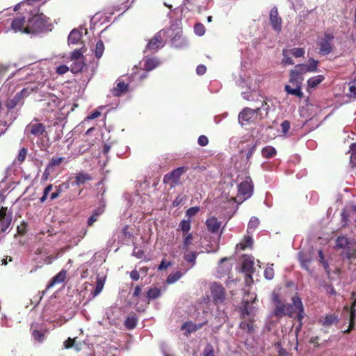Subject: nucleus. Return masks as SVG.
I'll return each mask as SVG.
<instances>
[{
	"instance_id": "nucleus-1",
	"label": "nucleus",
	"mask_w": 356,
	"mask_h": 356,
	"mask_svg": "<svg viewBox=\"0 0 356 356\" xmlns=\"http://www.w3.org/2000/svg\"><path fill=\"white\" fill-rule=\"evenodd\" d=\"M10 27L15 33L36 35L51 31L54 26L50 18L38 8H30L13 18Z\"/></svg>"
},
{
	"instance_id": "nucleus-2",
	"label": "nucleus",
	"mask_w": 356,
	"mask_h": 356,
	"mask_svg": "<svg viewBox=\"0 0 356 356\" xmlns=\"http://www.w3.org/2000/svg\"><path fill=\"white\" fill-rule=\"evenodd\" d=\"M262 107L264 108V110L266 111V115H267L270 109V106L268 105L267 102L264 100L261 102V105L260 107H257L254 109L248 107L244 108L239 113L238 122L241 125H247L250 123H256L260 122L264 118V116L261 112Z\"/></svg>"
},
{
	"instance_id": "nucleus-3",
	"label": "nucleus",
	"mask_w": 356,
	"mask_h": 356,
	"mask_svg": "<svg viewBox=\"0 0 356 356\" xmlns=\"http://www.w3.org/2000/svg\"><path fill=\"white\" fill-rule=\"evenodd\" d=\"M24 133L30 140L37 138L38 140L37 142L38 145L42 143L44 138L49 140V135L46 126L43 123L40 122L39 120L36 118H33V120L26 126Z\"/></svg>"
},
{
	"instance_id": "nucleus-4",
	"label": "nucleus",
	"mask_w": 356,
	"mask_h": 356,
	"mask_svg": "<svg viewBox=\"0 0 356 356\" xmlns=\"http://www.w3.org/2000/svg\"><path fill=\"white\" fill-rule=\"evenodd\" d=\"M248 300L243 302V307L241 308V322L239 324L240 329L245 330L248 334L252 335L254 333V316L252 309L250 307Z\"/></svg>"
},
{
	"instance_id": "nucleus-5",
	"label": "nucleus",
	"mask_w": 356,
	"mask_h": 356,
	"mask_svg": "<svg viewBox=\"0 0 356 356\" xmlns=\"http://www.w3.org/2000/svg\"><path fill=\"white\" fill-rule=\"evenodd\" d=\"M291 304H288L289 317L296 318L299 322V329H300L305 316L304 306L301 298L297 293L291 298Z\"/></svg>"
},
{
	"instance_id": "nucleus-6",
	"label": "nucleus",
	"mask_w": 356,
	"mask_h": 356,
	"mask_svg": "<svg viewBox=\"0 0 356 356\" xmlns=\"http://www.w3.org/2000/svg\"><path fill=\"white\" fill-rule=\"evenodd\" d=\"M302 81L303 77L296 76L294 74L290 72L289 81L290 84L285 86V92L287 94L296 96L300 99L304 97V94L301 90Z\"/></svg>"
},
{
	"instance_id": "nucleus-7",
	"label": "nucleus",
	"mask_w": 356,
	"mask_h": 356,
	"mask_svg": "<svg viewBox=\"0 0 356 356\" xmlns=\"http://www.w3.org/2000/svg\"><path fill=\"white\" fill-rule=\"evenodd\" d=\"M33 88H23L19 92H17L15 95L12 97L8 99L5 102V106L8 111L13 109L14 108L19 106L20 108L24 104L25 97L30 95V94L33 91Z\"/></svg>"
},
{
	"instance_id": "nucleus-8",
	"label": "nucleus",
	"mask_w": 356,
	"mask_h": 356,
	"mask_svg": "<svg viewBox=\"0 0 356 356\" xmlns=\"http://www.w3.org/2000/svg\"><path fill=\"white\" fill-rule=\"evenodd\" d=\"M272 302L275 307L273 311L274 316L278 318L284 316L289 317L288 303L283 302L280 298V294L276 291H273L272 293Z\"/></svg>"
},
{
	"instance_id": "nucleus-9",
	"label": "nucleus",
	"mask_w": 356,
	"mask_h": 356,
	"mask_svg": "<svg viewBox=\"0 0 356 356\" xmlns=\"http://www.w3.org/2000/svg\"><path fill=\"white\" fill-rule=\"evenodd\" d=\"M211 294L215 305L222 304L226 299V291L223 286L218 282H213L211 287Z\"/></svg>"
},
{
	"instance_id": "nucleus-10",
	"label": "nucleus",
	"mask_w": 356,
	"mask_h": 356,
	"mask_svg": "<svg viewBox=\"0 0 356 356\" xmlns=\"http://www.w3.org/2000/svg\"><path fill=\"white\" fill-rule=\"evenodd\" d=\"M188 170V168L186 166H181L174 169L163 177V183L169 184L171 182L172 186L179 184V180L181 175L186 172Z\"/></svg>"
},
{
	"instance_id": "nucleus-11",
	"label": "nucleus",
	"mask_w": 356,
	"mask_h": 356,
	"mask_svg": "<svg viewBox=\"0 0 356 356\" xmlns=\"http://www.w3.org/2000/svg\"><path fill=\"white\" fill-rule=\"evenodd\" d=\"M333 39L334 35L332 33H329L326 32L324 33V38H321L318 42V45L319 46L318 53L321 55H327L332 52V41Z\"/></svg>"
},
{
	"instance_id": "nucleus-12",
	"label": "nucleus",
	"mask_w": 356,
	"mask_h": 356,
	"mask_svg": "<svg viewBox=\"0 0 356 356\" xmlns=\"http://www.w3.org/2000/svg\"><path fill=\"white\" fill-rule=\"evenodd\" d=\"M253 188L254 186L252 179L250 177H246V179L238 186V195L243 196V200H247L252 195Z\"/></svg>"
},
{
	"instance_id": "nucleus-13",
	"label": "nucleus",
	"mask_w": 356,
	"mask_h": 356,
	"mask_svg": "<svg viewBox=\"0 0 356 356\" xmlns=\"http://www.w3.org/2000/svg\"><path fill=\"white\" fill-rule=\"evenodd\" d=\"M13 214L8 213V207H1L0 208V233L5 232L11 225Z\"/></svg>"
},
{
	"instance_id": "nucleus-14",
	"label": "nucleus",
	"mask_w": 356,
	"mask_h": 356,
	"mask_svg": "<svg viewBox=\"0 0 356 356\" xmlns=\"http://www.w3.org/2000/svg\"><path fill=\"white\" fill-rule=\"evenodd\" d=\"M269 20L273 29L280 33L282 31V19L279 15L278 10L276 6L273 7L270 11Z\"/></svg>"
},
{
	"instance_id": "nucleus-15",
	"label": "nucleus",
	"mask_w": 356,
	"mask_h": 356,
	"mask_svg": "<svg viewBox=\"0 0 356 356\" xmlns=\"http://www.w3.org/2000/svg\"><path fill=\"white\" fill-rule=\"evenodd\" d=\"M164 46V42L163 39L162 31L157 32L153 38H152L147 44L146 45V49L156 51L160 48Z\"/></svg>"
},
{
	"instance_id": "nucleus-16",
	"label": "nucleus",
	"mask_w": 356,
	"mask_h": 356,
	"mask_svg": "<svg viewBox=\"0 0 356 356\" xmlns=\"http://www.w3.org/2000/svg\"><path fill=\"white\" fill-rule=\"evenodd\" d=\"M106 204L104 200H101L97 208L93 210L92 215L89 217L87 221V225L89 227L98 220L99 217L104 213L105 211Z\"/></svg>"
},
{
	"instance_id": "nucleus-17",
	"label": "nucleus",
	"mask_w": 356,
	"mask_h": 356,
	"mask_svg": "<svg viewBox=\"0 0 356 356\" xmlns=\"http://www.w3.org/2000/svg\"><path fill=\"white\" fill-rule=\"evenodd\" d=\"M298 260L303 269L306 270L309 273H312L313 270L309 268V264L313 261V258L311 255H307L303 252H300L298 253Z\"/></svg>"
},
{
	"instance_id": "nucleus-18",
	"label": "nucleus",
	"mask_w": 356,
	"mask_h": 356,
	"mask_svg": "<svg viewBox=\"0 0 356 356\" xmlns=\"http://www.w3.org/2000/svg\"><path fill=\"white\" fill-rule=\"evenodd\" d=\"M64 157H52L44 170L43 176H47L49 172L54 170V167L59 166L64 161Z\"/></svg>"
},
{
	"instance_id": "nucleus-19",
	"label": "nucleus",
	"mask_w": 356,
	"mask_h": 356,
	"mask_svg": "<svg viewBox=\"0 0 356 356\" xmlns=\"http://www.w3.org/2000/svg\"><path fill=\"white\" fill-rule=\"evenodd\" d=\"M67 272L66 270H62L54 277H53L48 284L47 285V290L53 287L55 284L63 283L66 279Z\"/></svg>"
},
{
	"instance_id": "nucleus-20",
	"label": "nucleus",
	"mask_w": 356,
	"mask_h": 356,
	"mask_svg": "<svg viewBox=\"0 0 356 356\" xmlns=\"http://www.w3.org/2000/svg\"><path fill=\"white\" fill-rule=\"evenodd\" d=\"M143 61V70L147 72L153 70L161 64L159 60L156 57L145 58Z\"/></svg>"
},
{
	"instance_id": "nucleus-21",
	"label": "nucleus",
	"mask_w": 356,
	"mask_h": 356,
	"mask_svg": "<svg viewBox=\"0 0 356 356\" xmlns=\"http://www.w3.org/2000/svg\"><path fill=\"white\" fill-rule=\"evenodd\" d=\"M228 261L227 257H224L220 260L218 266V273L220 277L228 275L232 270V265L230 264H225Z\"/></svg>"
},
{
	"instance_id": "nucleus-22",
	"label": "nucleus",
	"mask_w": 356,
	"mask_h": 356,
	"mask_svg": "<svg viewBox=\"0 0 356 356\" xmlns=\"http://www.w3.org/2000/svg\"><path fill=\"white\" fill-rule=\"evenodd\" d=\"M206 225L210 232L216 233L220 227L221 222L218 221L216 217H211L206 220Z\"/></svg>"
},
{
	"instance_id": "nucleus-23",
	"label": "nucleus",
	"mask_w": 356,
	"mask_h": 356,
	"mask_svg": "<svg viewBox=\"0 0 356 356\" xmlns=\"http://www.w3.org/2000/svg\"><path fill=\"white\" fill-rule=\"evenodd\" d=\"M74 179V184L76 186H80L81 184H86L88 181H91L92 179V177L88 173L80 172L75 175Z\"/></svg>"
},
{
	"instance_id": "nucleus-24",
	"label": "nucleus",
	"mask_w": 356,
	"mask_h": 356,
	"mask_svg": "<svg viewBox=\"0 0 356 356\" xmlns=\"http://www.w3.org/2000/svg\"><path fill=\"white\" fill-rule=\"evenodd\" d=\"M350 245H353V240L348 238L345 236H339L336 238V243L334 248L336 249H344L347 248Z\"/></svg>"
},
{
	"instance_id": "nucleus-25",
	"label": "nucleus",
	"mask_w": 356,
	"mask_h": 356,
	"mask_svg": "<svg viewBox=\"0 0 356 356\" xmlns=\"http://www.w3.org/2000/svg\"><path fill=\"white\" fill-rule=\"evenodd\" d=\"M56 191L52 193L50 195L51 200H54L58 197L63 193L66 192L70 188V184L68 182H63L56 187Z\"/></svg>"
},
{
	"instance_id": "nucleus-26",
	"label": "nucleus",
	"mask_w": 356,
	"mask_h": 356,
	"mask_svg": "<svg viewBox=\"0 0 356 356\" xmlns=\"http://www.w3.org/2000/svg\"><path fill=\"white\" fill-rule=\"evenodd\" d=\"M206 323L207 321L199 324L194 323L192 321H187L182 325L181 330H186L188 333L194 332L202 328Z\"/></svg>"
},
{
	"instance_id": "nucleus-27",
	"label": "nucleus",
	"mask_w": 356,
	"mask_h": 356,
	"mask_svg": "<svg viewBox=\"0 0 356 356\" xmlns=\"http://www.w3.org/2000/svg\"><path fill=\"white\" fill-rule=\"evenodd\" d=\"M127 90L128 84L125 83L124 81L118 80L116 86L112 90V94L114 96L119 97L122 93L127 92Z\"/></svg>"
},
{
	"instance_id": "nucleus-28",
	"label": "nucleus",
	"mask_w": 356,
	"mask_h": 356,
	"mask_svg": "<svg viewBox=\"0 0 356 356\" xmlns=\"http://www.w3.org/2000/svg\"><path fill=\"white\" fill-rule=\"evenodd\" d=\"M82 37V33L80 31L76 29H73L70 35H68L69 44H77Z\"/></svg>"
},
{
	"instance_id": "nucleus-29",
	"label": "nucleus",
	"mask_w": 356,
	"mask_h": 356,
	"mask_svg": "<svg viewBox=\"0 0 356 356\" xmlns=\"http://www.w3.org/2000/svg\"><path fill=\"white\" fill-rule=\"evenodd\" d=\"M338 322V316L335 314H327L321 321L322 325L325 327H330Z\"/></svg>"
},
{
	"instance_id": "nucleus-30",
	"label": "nucleus",
	"mask_w": 356,
	"mask_h": 356,
	"mask_svg": "<svg viewBox=\"0 0 356 356\" xmlns=\"http://www.w3.org/2000/svg\"><path fill=\"white\" fill-rule=\"evenodd\" d=\"M293 74H294L296 76L303 77V75L309 72L307 65L305 64H298L296 65L293 70L291 71Z\"/></svg>"
},
{
	"instance_id": "nucleus-31",
	"label": "nucleus",
	"mask_w": 356,
	"mask_h": 356,
	"mask_svg": "<svg viewBox=\"0 0 356 356\" xmlns=\"http://www.w3.org/2000/svg\"><path fill=\"white\" fill-rule=\"evenodd\" d=\"M193 241V236L192 233L183 234V242L181 249L184 251H188L189 246L192 244Z\"/></svg>"
},
{
	"instance_id": "nucleus-32",
	"label": "nucleus",
	"mask_w": 356,
	"mask_h": 356,
	"mask_svg": "<svg viewBox=\"0 0 356 356\" xmlns=\"http://www.w3.org/2000/svg\"><path fill=\"white\" fill-rule=\"evenodd\" d=\"M161 295V291L158 288H150L147 291L146 294V298L147 299V301H149L151 300H154L158 298H159Z\"/></svg>"
},
{
	"instance_id": "nucleus-33",
	"label": "nucleus",
	"mask_w": 356,
	"mask_h": 356,
	"mask_svg": "<svg viewBox=\"0 0 356 356\" xmlns=\"http://www.w3.org/2000/svg\"><path fill=\"white\" fill-rule=\"evenodd\" d=\"M184 260L188 262V264H191L192 266H193L195 264L196 262V258L198 254V253L196 251H192L190 252H188V251H184Z\"/></svg>"
},
{
	"instance_id": "nucleus-34",
	"label": "nucleus",
	"mask_w": 356,
	"mask_h": 356,
	"mask_svg": "<svg viewBox=\"0 0 356 356\" xmlns=\"http://www.w3.org/2000/svg\"><path fill=\"white\" fill-rule=\"evenodd\" d=\"M318 261H319V263L323 265V268H324L327 275H330L331 270H330V268L328 262L325 259V256H324L323 250H319L318 251Z\"/></svg>"
},
{
	"instance_id": "nucleus-35",
	"label": "nucleus",
	"mask_w": 356,
	"mask_h": 356,
	"mask_svg": "<svg viewBox=\"0 0 356 356\" xmlns=\"http://www.w3.org/2000/svg\"><path fill=\"white\" fill-rule=\"evenodd\" d=\"M325 77L323 75H318L316 76L311 77L308 79L307 83L309 88H315L318 84H320Z\"/></svg>"
},
{
	"instance_id": "nucleus-36",
	"label": "nucleus",
	"mask_w": 356,
	"mask_h": 356,
	"mask_svg": "<svg viewBox=\"0 0 356 356\" xmlns=\"http://www.w3.org/2000/svg\"><path fill=\"white\" fill-rule=\"evenodd\" d=\"M254 266V261L250 258H245L242 264L243 271L250 274L252 273Z\"/></svg>"
},
{
	"instance_id": "nucleus-37",
	"label": "nucleus",
	"mask_w": 356,
	"mask_h": 356,
	"mask_svg": "<svg viewBox=\"0 0 356 356\" xmlns=\"http://www.w3.org/2000/svg\"><path fill=\"white\" fill-rule=\"evenodd\" d=\"M348 152L350 154V165L352 168H356V143L350 145Z\"/></svg>"
},
{
	"instance_id": "nucleus-38",
	"label": "nucleus",
	"mask_w": 356,
	"mask_h": 356,
	"mask_svg": "<svg viewBox=\"0 0 356 356\" xmlns=\"http://www.w3.org/2000/svg\"><path fill=\"white\" fill-rule=\"evenodd\" d=\"M191 219L182 220L179 225L178 230L180 229L183 232V234H189L188 232L191 228Z\"/></svg>"
},
{
	"instance_id": "nucleus-39",
	"label": "nucleus",
	"mask_w": 356,
	"mask_h": 356,
	"mask_svg": "<svg viewBox=\"0 0 356 356\" xmlns=\"http://www.w3.org/2000/svg\"><path fill=\"white\" fill-rule=\"evenodd\" d=\"M85 66V63L83 60L73 61L71 65L70 70L73 74L81 72Z\"/></svg>"
},
{
	"instance_id": "nucleus-40",
	"label": "nucleus",
	"mask_w": 356,
	"mask_h": 356,
	"mask_svg": "<svg viewBox=\"0 0 356 356\" xmlns=\"http://www.w3.org/2000/svg\"><path fill=\"white\" fill-rule=\"evenodd\" d=\"M253 243L252 238L247 236L244 238L243 241L237 245V248L244 250L247 248H251Z\"/></svg>"
},
{
	"instance_id": "nucleus-41",
	"label": "nucleus",
	"mask_w": 356,
	"mask_h": 356,
	"mask_svg": "<svg viewBox=\"0 0 356 356\" xmlns=\"http://www.w3.org/2000/svg\"><path fill=\"white\" fill-rule=\"evenodd\" d=\"M276 149L272 146H266L262 149L261 154L264 158L270 159L276 154Z\"/></svg>"
},
{
	"instance_id": "nucleus-42",
	"label": "nucleus",
	"mask_w": 356,
	"mask_h": 356,
	"mask_svg": "<svg viewBox=\"0 0 356 356\" xmlns=\"http://www.w3.org/2000/svg\"><path fill=\"white\" fill-rule=\"evenodd\" d=\"M138 319L136 316H129L124 321L125 327L129 330H132L136 327Z\"/></svg>"
},
{
	"instance_id": "nucleus-43",
	"label": "nucleus",
	"mask_w": 356,
	"mask_h": 356,
	"mask_svg": "<svg viewBox=\"0 0 356 356\" xmlns=\"http://www.w3.org/2000/svg\"><path fill=\"white\" fill-rule=\"evenodd\" d=\"M104 51V44L103 42L101 40H99V41H97L96 46H95V56L97 58H100L102 57V56L103 55Z\"/></svg>"
},
{
	"instance_id": "nucleus-44",
	"label": "nucleus",
	"mask_w": 356,
	"mask_h": 356,
	"mask_svg": "<svg viewBox=\"0 0 356 356\" xmlns=\"http://www.w3.org/2000/svg\"><path fill=\"white\" fill-rule=\"evenodd\" d=\"M104 286V280L100 277H98L96 281L95 289L92 292L93 296H97V295H99L103 290Z\"/></svg>"
},
{
	"instance_id": "nucleus-45",
	"label": "nucleus",
	"mask_w": 356,
	"mask_h": 356,
	"mask_svg": "<svg viewBox=\"0 0 356 356\" xmlns=\"http://www.w3.org/2000/svg\"><path fill=\"white\" fill-rule=\"evenodd\" d=\"M290 54H290L289 51H288L286 49H283L282 50V56H283L284 58H283V59L282 60V63L284 65H292L294 64L293 60L289 56Z\"/></svg>"
},
{
	"instance_id": "nucleus-46",
	"label": "nucleus",
	"mask_w": 356,
	"mask_h": 356,
	"mask_svg": "<svg viewBox=\"0 0 356 356\" xmlns=\"http://www.w3.org/2000/svg\"><path fill=\"white\" fill-rule=\"evenodd\" d=\"M345 257L348 259H356V247H353V245H350L346 248V252Z\"/></svg>"
},
{
	"instance_id": "nucleus-47",
	"label": "nucleus",
	"mask_w": 356,
	"mask_h": 356,
	"mask_svg": "<svg viewBox=\"0 0 356 356\" xmlns=\"http://www.w3.org/2000/svg\"><path fill=\"white\" fill-rule=\"evenodd\" d=\"M289 52L295 58H300L305 55V51L304 48L296 47L290 49Z\"/></svg>"
},
{
	"instance_id": "nucleus-48",
	"label": "nucleus",
	"mask_w": 356,
	"mask_h": 356,
	"mask_svg": "<svg viewBox=\"0 0 356 356\" xmlns=\"http://www.w3.org/2000/svg\"><path fill=\"white\" fill-rule=\"evenodd\" d=\"M75 341H76V338L72 339V338L69 337L67 340H65L64 341V347L66 349H69L72 347H74L77 351L80 350V348L78 347V346L75 345Z\"/></svg>"
},
{
	"instance_id": "nucleus-49",
	"label": "nucleus",
	"mask_w": 356,
	"mask_h": 356,
	"mask_svg": "<svg viewBox=\"0 0 356 356\" xmlns=\"http://www.w3.org/2000/svg\"><path fill=\"white\" fill-rule=\"evenodd\" d=\"M182 276V273L180 271H177L175 273L170 274L167 278V282L172 284L179 280Z\"/></svg>"
},
{
	"instance_id": "nucleus-50",
	"label": "nucleus",
	"mask_w": 356,
	"mask_h": 356,
	"mask_svg": "<svg viewBox=\"0 0 356 356\" xmlns=\"http://www.w3.org/2000/svg\"><path fill=\"white\" fill-rule=\"evenodd\" d=\"M27 227L28 223L23 220L21 222L20 225L17 227V234L19 235H24L27 233Z\"/></svg>"
},
{
	"instance_id": "nucleus-51",
	"label": "nucleus",
	"mask_w": 356,
	"mask_h": 356,
	"mask_svg": "<svg viewBox=\"0 0 356 356\" xmlns=\"http://www.w3.org/2000/svg\"><path fill=\"white\" fill-rule=\"evenodd\" d=\"M309 64L307 65V67L309 72H314L318 70L317 66L318 64V61L316 60L313 58H310L309 60Z\"/></svg>"
},
{
	"instance_id": "nucleus-52",
	"label": "nucleus",
	"mask_w": 356,
	"mask_h": 356,
	"mask_svg": "<svg viewBox=\"0 0 356 356\" xmlns=\"http://www.w3.org/2000/svg\"><path fill=\"white\" fill-rule=\"evenodd\" d=\"M32 336L34 339L38 342H42L44 339V334L41 331L38 330H34L32 332Z\"/></svg>"
},
{
	"instance_id": "nucleus-53",
	"label": "nucleus",
	"mask_w": 356,
	"mask_h": 356,
	"mask_svg": "<svg viewBox=\"0 0 356 356\" xmlns=\"http://www.w3.org/2000/svg\"><path fill=\"white\" fill-rule=\"evenodd\" d=\"M194 31L197 35L202 36L205 33L204 26L201 23H197L194 26Z\"/></svg>"
},
{
	"instance_id": "nucleus-54",
	"label": "nucleus",
	"mask_w": 356,
	"mask_h": 356,
	"mask_svg": "<svg viewBox=\"0 0 356 356\" xmlns=\"http://www.w3.org/2000/svg\"><path fill=\"white\" fill-rule=\"evenodd\" d=\"M28 149L26 147H22L17 155V161L19 163H22L25 161L27 156Z\"/></svg>"
},
{
	"instance_id": "nucleus-55",
	"label": "nucleus",
	"mask_w": 356,
	"mask_h": 356,
	"mask_svg": "<svg viewBox=\"0 0 356 356\" xmlns=\"http://www.w3.org/2000/svg\"><path fill=\"white\" fill-rule=\"evenodd\" d=\"M203 356H215L214 350L211 343H207L203 350Z\"/></svg>"
},
{
	"instance_id": "nucleus-56",
	"label": "nucleus",
	"mask_w": 356,
	"mask_h": 356,
	"mask_svg": "<svg viewBox=\"0 0 356 356\" xmlns=\"http://www.w3.org/2000/svg\"><path fill=\"white\" fill-rule=\"evenodd\" d=\"M259 224V220L256 217H252L250 218L248 225V229H254L258 227Z\"/></svg>"
},
{
	"instance_id": "nucleus-57",
	"label": "nucleus",
	"mask_w": 356,
	"mask_h": 356,
	"mask_svg": "<svg viewBox=\"0 0 356 356\" xmlns=\"http://www.w3.org/2000/svg\"><path fill=\"white\" fill-rule=\"evenodd\" d=\"M200 211V207H193L186 210V214L188 217V219H191V217L195 216Z\"/></svg>"
},
{
	"instance_id": "nucleus-58",
	"label": "nucleus",
	"mask_w": 356,
	"mask_h": 356,
	"mask_svg": "<svg viewBox=\"0 0 356 356\" xmlns=\"http://www.w3.org/2000/svg\"><path fill=\"white\" fill-rule=\"evenodd\" d=\"M72 61L82 60V54L79 49L74 50L71 55Z\"/></svg>"
},
{
	"instance_id": "nucleus-59",
	"label": "nucleus",
	"mask_w": 356,
	"mask_h": 356,
	"mask_svg": "<svg viewBox=\"0 0 356 356\" xmlns=\"http://www.w3.org/2000/svg\"><path fill=\"white\" fill-rule=\"evenodd\" d=\"M264 277L267 280H272L274 277V269L273 267H267L264 270Z\"/></svg>"
},
{
	"instance_id": "nucleus-60",
	"label": "nucleus",
	"mask_w": 356,
	"mask_h": 356,
	"mask_svg": "<svg viewBox=\"0 0 356 356\" xmlns=\"http://www.w3.org/2000/svg\"><path fill=\"white\" fill-rule=\"evenodd\" d=\"M291 123L289 120H284L281 124L282 132L286 134L290 129Z\"/></svg>"
},
{
	"instance_id": "nucleus-61",
	"label": "nucleus",
	"mask_w": 356,
	"mask_h": 356,
	"mask_svg": "<svg viewBox=\"0 0 356 356\" xmlns=\"http://www.w3.org/2000/svg\"><path fill=\"white\" fill-rule=\"evenodd\" d=\"M83 191V189H80L77 194L75 193H70L68 195H67L65 199L67 201H72L73 200H75L79 195L81 194Z\"/></svg>"
},
{
	"instance_id": "nucleus-62",
	"label": "nucleus",
	"mask_w": 356,
	"mask_h": 356,
	"mask_svg": "<svg viewBox=\"0 0 356 356\" xmlns=\"http://www.w3.org/2000/svg\"><path fill=\"white\" fill-rule=\"evenodd\" d=\"M69 70L70 68L67 65H62L57 67L56 72L59 74H64L67 73L69 71Z\"/></svg>"
},
{
	"instance_id": "nucleus-63",
	"label": "nucleus",
	"mask_w": 356,
	"mask_h": 356,
	"mask_svg": "<svg viewBox=\"0 0 356 356\" xmlns=\"http://www.w3.org/2000/svg\"><path fill=\"white\" fill-rule=\"evenodd\" d=\"M209 143L208 138L206 136L202 135L198 138V144L200 146H206Z\"/></svg>"
},
{
	"instance_id": "nucleus-64",
	"label": "nucleus",
	"mask_w": 356,
	"mask_h": 356,
	"mask_svg": "<svg viewBox=\"0 0 356 356\" xmlns=\"http://www.w3.org/2000/svg\"><path fill=\"white\" fill-rule=\"evenodd\" d=\"M207 67L204 65H199L196 68V72L198 75H203L206 73Z\"/></svg>"
}]
</instances>
